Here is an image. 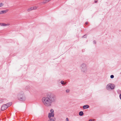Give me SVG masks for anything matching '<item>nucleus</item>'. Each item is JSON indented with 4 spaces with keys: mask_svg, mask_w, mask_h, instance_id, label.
Returning a JSON list of instances; mask_svg holds the SVG:
<instances>
[{
    "mask_svg": "<svg viewBox=\"0 0 121 121\" xmlns=\"http://www.w3.org/2000/svg\"><path fill=\"white\" fill-rule=\"evenodd\" d=\"M66 91L67 93L69 92V89L67 90H66Z\"/></svg>",
    "mask_w": 121,
    "mask_h": 121,
    "instance_id": "412c9836",
    "label": "nucleus"
},
{
    "mask_svg": "<svg viewBox=\"0 0 121 121\" xmlns=\"http://www.w3.org/2000/svg\"><path fill=\"white\" fill-rule=\"evenodd\" d=\"M119 97L120 99L121 100V94L120 95Z\"/></svg>",
    "mask_w": 121,
    "mask_h": 121,
    "instance_id": "4be33fe9",
    "label": "nucleus"
},
{
    "mask_svg": "<svg viewBox=\"0 0 121 121\" xmlns=\"http://www.w3.org/2000/svg\"><path fill=\"white\" fill-rule=\"evenodd\" d=\"M9 10V9H6L4 10H3L1 11V14L2 13H5L6 12H7Z\"/></svg>",
    "mask_w": 121,
    "mask_h": 121,
    "instance_id": "423d86ee",
    "label": "nucleus"
},
{
    "mask_svg": "<svg viewBox=\"0 0 121 121\" xmlns=\"http://www.w3.org/2000/svg\"><path fill=\"white\" fill-rule=\"evenodd\" d=\"M50 111L51 113H53V112H54V110L53 109H52L50 110Z\"/></svg>",
    "mask_w": 121,
    "mask_h": 121,
    "instance_id": "6ab92c4d",
    "label": "nucleus"
},
{
    "mask_svg": "<svg viewBox=\"0 0 121 121\" xmlns=\"http://www.w3.org/2000/svg\"><path fill=\"white\" fill-rule=\"evenodd\" d=\"M47 2H49L50 1H51V0H46Z\"/></svg>",
    "mask_w": 121,
    "mask_h": 121,
    "instance_id": "5701e85b",
    "label": "nucleus"
},
{
    "mask_svg": "<svg viewBox=\"0 0 121 121\" xmlns=\"http://www.w3.org/2000/svg\"><path fill=\"white\" fill-rule=\"evenodd\" d=\"M94 43H95V44L96 43V42H95V41H94Z\"/></svg>",
    "mask_w": 121,
    "mask_h": 121,
    "instance_id": "cd10ccee",
    "label": "nucleus"
},
{
    "mask_svg": "<svg viewBox=\"0 0 121 121\" xmlns=\"http://www.w3.org/2000/svg\"><path fill=\"white\" fill-rule=\"evenodd\" d=\"M33 8L32 7H31L30 8H29L27 9V11L28 12H29L30 11L32 10H33Z\"/></svg>",
    "mask_w": 121,
    "mask_h": 121,
    "instance_id": "9d476101",
    "label": "nucleus"
},
{
    "mask_svg": "<svg viewBox=\"0 0 121 121\" xmlns=\"http://www.w3.org/2000/svg\"><path fill=\"white\" fill-rule=\"evenodd\" d=\"M115 86L113 84H108L106 87V88L108 90H110V89H114Z\"/></svg>",
    "mask_w": 121,
    "mask_h": 121,
    "instance_id": "7ed1b4c3",
    "label": "nucleus"
},
{
    "mask_svg": "<svg viewBox=\"0 0 121 121\" xmlns=\"http://www.w3.org/2000/svg\"><path fill=\"white\" fill-rule=\"evenodd\" d=\"M54 116V114L53 113H49L48 114V117L49 119L51 117H53Z\"/></svg>",
    "mask_w": 121,
    "mask_h": 121,
    "instance_id": "39448f33",
    "label": "nucleus"
},
{
    "mask_svg": "<svg viewBox=\"0 0 121 121\" xmlns=\"http://www.w3.org/2000/svg\"><path fill=\"white\" fill-rule=\"evenodd\" d=\"M33 8V10H35L37 8H38V7L36 6H35V7H32Z\"/></svg>",
    "mask_w": 121,
    "mask_h": 121,
    "instance_id": "4468645a",
    "label": "nucleus"
},
{
    "mask_svg": "<svg viewBox=\"0 0 121 121\" xmlns=\"http://www.w3.org/2000/svg\"><path fill=\"white\" fill-rule=\"evenodd\" d=\"M47 2L46 0H43V1L42 3H43L44 4L46 3Z\"/></svg>",
    "mask_w": 121,
    "mask_h": 121,
    "instance_id": "2eb2a0df",
    "label": "nucleus"
},
{
    "mask_svg": "<svg viewBox=\"0 0 121 121\" xmlns=\"http://www.w3.org/2000/svg\"><path fill=\"white\" fill-rule=\"evenodd\" d=\"M12 104V103L11 102H9L8 103L5 104L7 106V107L8 108Z\"/></svg>",
    "mask_w": 121,
    "mask_h": 121,
    "instance_id": "0eeeda50",
    "label": "nucleus"
},
{
    "mask_svg": "<svg viewBox=\"0 0 121 121\" xmlns=\"http://www.w3.org/2000/svg\"><path fill=\"white\" fill-rule=\"evenodd\" d=\"M66 121H69V120L68 118H66Z\"/></svg>",
    "mask_w": 121,
    "mask_h": 121,
    "instance_id": "b1692460",
    "label": "nucleus"
},
{
    "mask_svg": "<svg viewBox=\"0 0 121 121\" xmlns=\"http://www.w3.org/2000/svg\"><path fill=\"white\" fill-rule=\"evenodd\" d=\"M95 3H97V2H98V0H95Z\"/></svg>",
    "mask_w": 121,
    "mask_h": 121,
    "instance_id": "393cba45",
    "label": "nucleus"
},
{
    "mask_svg": "<svg viewBox=\"0 0 121 121\" xmlns=\"http://www.w3.org/2000/svg\"><path fill=\"white\" fill-rule=\"evenodd\" d=\"M114 77V76L113 75H111L110 76V78H113Z\"/></svg>",
    "mask_w": 121,
    "mask_h": 121,
    "instance_id": "a211bd4d",
    "label": "nucleus"
},
{
    "mask_svg": "<svg viewBox=\"0 0 121 121\" xmlns=\"http://www.w3.org/2000/svg\"><path fill=\"white\" fill-rule=\"evenodd\" d=\"M89 106L87 105H84L83 106V109H85L86 108H89Z\"/></svg>",
    "mask_w": 121,
    "mask_h": 121,
    "instance_id": "1a4fd4ad",
    "label": "nucleus"
},
{
    "mask_svg": "<svg viewBox=\"0 0 121 121\" xmlns=\"http://www.w3.org/2000/svg\"><path fill=\"white\" fill-rule=\"evenodd\" d=\"M8 108L7 106L5 104L3 105L1 108V110H4Z\"/></svg>",
    "mask_w": 121,
    "mask_h": 121,
    "instance_id": "20e7f679",
    "label": "nucleus"
},
{
    "mask_svg": "<svg viewBox=\"0 0 121 121\" xmlns=\"http://www.w3.org/2000/svg\"><path fill=\"white\" fill-rule=\"evenodd\" d=\"M61 84L63 85H65L66 84L64 82V81H61Z\"/></svg>",
    "mask_w": 121,
    "mask_h": 121,
    "instance_id": "ddd939ff",
    "label": "nucleus"
},
{
    "mask_svg": "<svg viewBox=\"0 0 121 121\" xmlns=\"http://www.w3.org/2000/svg\"><path fill=\"white\" fill-rule=\"evenodd\" d=\"M82 69H86V65L84 64H82L81 65Z\"/></svg>",
    "mask_w": 121,
    "mask_h": 121,
    "instance_id": "6e6552de",
    "label": "nucleus"
},
{
    "mask_svg": "<svg viewBox=\"0 0 121 121\" xmlns=\"http://www.w3.org/2000/svg\"><path fill=\"white\" fill-rule=\"evenodd\" d=\"M48 121H55L53 119H50Z\"/></svg>",
    "mask_w": 121,
    "mask_h": 121,
    "instance_id": "aec40b11",
    "label": "nucleus"
},
{
    "mask_svg": "<svg viewBox=\"0 0 121 121\" xmlns=\"http://www.w3.org/2000/svg\"><path fill=\"white\" fill-rule=\"evenodd\" d=\"M24 93L22 92L20 93L18 95V99L19 100L21 101H24L25 100V98L24 95Z\"/></svg>",
    "mask_w": 121,
    "mask_h": 121,
    "instance_id": "f03ea898",
    "label": "nucleus"
},
{
    "mask_svg": "<svg viewBox=\"0 0 121 121\" xmlns=\"http://www.w3.org/2000/svg\"><path fill=\"white\" fill-rule=\"evenodd\" d=\"M0 25L2 26H5L6 25L5 23H0Z\"/></svg>",
    "mask_w": 121,
    "mask_h": 121,
    "instance_id": "f8f14e48",
    "label": "nucleus"
},
{
    "mask_svg": "<svg viewBox=\"0 0 121 121\" xmlns=\"http://www.w3.org/2000/svg\"><path fill=\"white\" fill-rule=\"evenodd\" d=\"M56 96L53 94L48 93L46 96L43 97L42 99L44 105L47 107L51 106L52 103L54 102L56 100Z\"/></svg>",
    "mask_w": 121,
    "mask_h": 121,
    "instance_id": "f257e3e1",
    "label": "nucleus"
},
{
    "mask_svg": "<svg viewBox=\"0 0 121 121\" xmlns=\"http://www.w3.org/2000/svg\"><path fill=\"white\" fill-rule=\"evenodd\" d=\"M1 14V12H0V14Z\"/></svg>",
    "mask_w": 121,
    "mask_h": 121,
    "instance_id": "c85d7f7f",
    "label": "nucleus"
},
{
    "mask_svg": "<svg viewBox=\"0 0 121 121\" xmlns=\"http://www.w3.org/2000/svg\"><path fill=\"white\" fill-rule=\"evenodd\" d=\"M4 4L2 3H0V7L2 6Z\"/></svg>",
    "mask_w": 121,
    "mask_h": 121,
    "instance_id": "dca6fc26",
    "label": "nucleus"
},
{
    "mask_svg": "<svg viewBox=\"0 0 121 121\" xmlns=\"http://www.w3.org/2000/svg\"><path fill=\"white\" fill-rule=\"evenodd\" d=\"M88 121H92V120L91 119H90Z\"/></svg>",
    "mask_w": 121,
    "mask_h": 121,
    "instance_id": "bb28decb",
    "label": "nucleus"
},
{
    "mask_svg": "<svg viewBox=\"0 0 121 121\" xmlns=\"http://www.w3.org/2000/svg\"><path fill=\"white\" fill-rule=\"evenodd\" d=\"M88 22H86V23H85V24H86V25H87L88 24Z\"/></svg>",
    "mask_w": 121,
    "mask_h": 121,
    "instance_id": "a878e982",
    "label": "nucleus"
},
{
    "mask_svg": "<svg viewBox=\"0 0 121 121\" xmlns=\"http://www.w3.org/2000/svg\"><path fill=\"white\" fill-rule=\"evenodd\" d=\"M87 37V35H85L83 36V37L84 38H86Z\"/></svg>",
    "mask_w": 121,
    "mask_h": 121,
    "instance_id": "f3484780",
    "label": "nucleus"
},
{
    "mask_svg": "<svg viewBox=\"0 0 121 121\" xmlns=\"http://www.w3.org/2000/svg\"><path fill=\"white\" fill-rule=\"evenodd\" d=\"M79 114L80 116H82L84 114L83 112L82 111H81L79 112Z\"/></svg>",
    "mask_w": 121,
    "mask_h": 121,
    "instance_id": "9b49d317",
    "label": "nucleus"
}]
</instances>
